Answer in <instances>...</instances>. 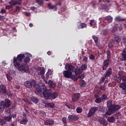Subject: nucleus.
Returning a JSON list of instances; mask_svg holds the SVG:
<instances>
[{
    "instance_id": "nucleus-59",
    "label": "nucleus",
    "mask_w": 126,
    "mask_h": 126,
    "mask_svg": "<svg viewBox=\"0 0 126 126\" xmlns=\"http://www.w3.org/2000/svg\"><path fill=\"white\" fill-rule=\"evenodd\" d=\"M117 30H118V28H117V27H114L113 28V29L112 30V32L113 33H114V32H116V31H117Z\"/></svg>"
},
{
    "instance_id": "nucleus-14",
    "label": "nucleus",
    "mask_w": 126,
    "mask_h": 126,
    "mask_svg": "<svg viewBox=\"0 0 126 126\" xmlns=\"http://www.w3.org/2000/svg\"><path fill=\"white\" fill-rule=\"evenodd\" d=\"M75 68V67L71 65V64L68 63L65 66V69H66V70L72 71V72L74 71Z\"/></svg>"
},
{
    "instance_id": "nucleus-23",
    "label": "nucleus",
    "mask_w": 126,
    "mask_h": 126,
    "mask_svg": "<svg viewBox=\"0 0 126 126\" xmlns=\"http://www.w3.org/2000/svg\"><path fill=\"white\" fill-rule=\"evenodd\" d=\"M31 101L34 103V104H38L39 103V98L36 97V96H32L30 98Z\"/></svg>"
},
{
    "instance_id": "nucleus-43",
    "label": "nucleus",
    "mask_w": 126,
    "mask_h": 126,
    "mask_svg": "<svg viewBox=\"0 0 126 126\" xmlns=\"http://www.w3.org/2000/svg\"><path fill=\"white\" fill-rule=\"evenodd\" d=\"M114 46H115V42H113V41L110 42L108 44L109 48H113Z\"/></svg>"
},
{
    "instance_id": "nucleus-18",
    "label": "nucleus",
    "mask_w": 126,
    "mask_h": 126,
    "mask_svg": "<svg viewBox=\"0 0 126 126\" xmlns=\"http://www.w3.org/2000/svg\"><path fill=\"white\" fill-rule=\"evenodd\" d=\"M112 73V67H110L108 69L107 71L105 72V74H104L105 77H106L108 78V77H110L111 76V75Z\"/></svg>"
},
{
    "instance_id": "nucleus-51",
    "label": "nucleus",
    "mask_w": 126,
    "mask_h": 126,
    "mask_svg": "<svg viewBox=\"0 0 126 126\" xmlns=\"http://www.w3.org/2000/svg\"><path fill=\"white\" fill-rule=\"evenodd\" d=\"M107 107L108 108L110 107V106H112L113 104H112V100H108L107 102Z\"/></svg>"
},
{
    "instance_id": "nucleus-55",
    "label": "nucleus",
    "mask_w": 126,
    "mask_h": 126,
    "mask_svg": "<svg viewBox=\"0 0 126 126\" xmlns=\"http://www.w3.org/2000/svg\"><path fill=\"white\" fill-rule=\"evenodd\" d=\"M96 91L98 94H102V90H100V88H97Z\"/></svg>"
},
{
    "instance_id": "nucleus-61",
    "label": "nucleus",
    "mask_w": 126,
    "mask_h": 126,
    "mask_svg": "<svg viewBox=\"0 0 126 126\" xmlns=\"http://www.w3.org/2000/svg\"><path fill=\"white\" fill-rule=\"evenodd\" d=\"M21 9V8H20V7L19 6H17L15 11H20V10Z\"/></svg>"
},
{
    "instance_id": "nucleus-50",
    "label": "nucleus",
    "mask_w": 126,
    "mask_h": 126,
    "mask_svg": "<svg viewBox=\"0 0 126 126\" xmlns=\"http://www.w3.org/2000/svg\"><path fill=\"white\" fill-rule=\"evenodd\" d=\"M99 89L102 91H106V87L105 86H100Z\"/></svg>"
},
{
    "instance_id": "nucleus-28",
    "label": "nucleus",
    "mask_w": 126,
    "mask_h": 126,
    "mask_svg": "<svg viewBox=\"0 0 126 126\" xmlns=\"http://www.w3.org/2000/svg\"><path fill=\"white\" fill-rule=\"evenodd\" d=\"M116 21H118L119 22H121V21H126V19H124L120 16H117L115 18Z\"/></svg>"
},
{
    "instance_id": "nucleus-63",
    "label": "nucleus",
    "mask_w": 126,
    "mask_h": 126,
    "mask_svg": "<svg viewBox=\"0 0 126 126\" xmlns=\"http://www.w3.org/2000/svg\"><path fill=\"white\" fill-rule=\"evenodd\" d=\"M83 61L84 62H87L88 61V58L86 56H84L83 58Z\"/></svg>"
},
{
    "instance_id": "nucleus-37",
    "label": "nucleus",
    "mask_w": 126,
    "mask_h": 126,
    "mask_svg": "<svg viewBox=\"0 0 126 126\" xmlns=\"http://www.w3.org/2000/svg\"><path fill=\"white\" fill-rule=\"evenodd\" d=\"M92 38L94 40V43H95V44H97V43H98V41L99 40V38H98V37L94 35L92 36Z\"/></svg>"
},
{
    "instance_id": "nucleus-64",
    "label": "nucleus",
    "mask_w": 126,
    "mask_h": 126,
    "mask_svg": "<svg viewBox=\"0 0 126 126\" xmlns=\"http://www.w3.org/2000/svg\"><path fill=\"white\" fill-rule=\"evenodd\" d=\"M78 78H80L81 79H83L84 78V74H82L78 76Z\"/></svg>"
},
{
    "instance_id": "nucleus-41",
    "label": "nucleus",
    "mask_w": 126,
    "mask_h": 126,
    "mask_svg": "<svg viewBox=\"0 0 126 126\" xmlns=\"http://www.w3.org/2000/svg\"><path fill=\"white\" fill-rule=\"evenodd\" d=\"M95 101L96 103H98L99 104L101 103V102H102L103 100L102 99L101 97H99V98H96Z\"/></svg>"
},
{
    "instance_id": "nucleus-10",
    "label": "nucleus",
    "mask_w": 126,
    "mask_h": 126,
    "mask_svg": "<svg viewBox=\"0 0 126 126\" xmlns=\"http://www.w3.org/2000/svg\"><path fill=\"white\" fill-rule=\"evenodd\" d=\"M25 55L27 56H26V57L25 56V58L23 59V62L25 64L27 65V63H30V61H31V60L30 59V57L31 58L32 57V55L30 54L29 53H26Z\"/></svg>"
},
{
    "instance_id": "nucleus-30",
    "label": "nucleus",
    "mask_w": 126,
    "mask_h": 126,
    "mask_svg": "<svg viewBox=\"0 0 126 126\" xmlns=\"http://www.w3.org/2000/svg\"><path fill=\"white\" fill-rule=\"evenodd\" d=\"M113 107H114V110H115V112H117V111H119L121 109V105H118V104H113Z\"/></svg>"
},
{
    "instance_id": "nucleus-2",
    "label": "nucleus",
    "mask_w": 126,
    "mask_h": 126,
    "mask_svg": "<svg viewBox=\"0 0 126 126\" xmlns=\"http://www.w3.org/2000/svg\"><path fill=\"white\" fill-rule=\"evenodd\" d=\"M107 59H106L103 63L102 70H107V68L110 65V59H111V51L110 50L106 51Z\"/></svg>"
},
{
    "instance_id": "nucleus-19",
    "label": "nucleus",
    "mask_w": 126,
    "mask_h": 126,
    "mask_svg": "<svg viewBox=\"0 0 126 126\" xmlns=\"http://www.w3.org/2000/svg\"><path fill=\"white\" fill-rule=\"evenodd\" d=\"M58 97V93L55 92L53 93H52V91L50 93V99L49 100H55L56 98Z\"/></svg>"
},
{
    "instance_id": "nucleus-9",
    "label": "nucleus",
    "mask_w": 126,
    "mask_h": 126,
    "mask_svg": "<svg viewBox=\"0 0 126 126\" xmlns=\"http://www.w3.org/2000/svg\"><path fill=\"white\" fill-rule=\"evenodd\" d=\"M52 90L51 89H46L43 93L44 97L46 100H50V96L51 95V92Z\"/></svg>"
},
{
    "instance_id": "nucleus-31",
    "label": "nucleus",
    "mask_w": 126,
    "mask_h": 126,
    "mask_svg": "<svg viewBox=\"0 0 126 126\" xmlns=\"http://www.w3.org/2000/svg\"><path fill=\"white\" fill-rule=\"evenodd\" d=\"M62 122L63 123V124L64 125L63 126H68L67 125V122H66V117H63L62 118Z\"/></svg>"
},
{
    "instance_id": "nucleus-3",
    "label": "nucleus",
    "mask_w": 126,
    "mask_h": 126,
    "mask_svg": "<svg viewBox=\"0 0 126 126\" xmlns=\"http://www.w3.org/2000/svg\"><path fill=\"white\" fill-rule=\"evenodd\" d=\"M11 106V101L9 99L6 98L4 101H1L0 104V110L1 112H3V110L5 108H9V106Z\"/></svg>"
},
{
    "instance_id": "nucleus-44",
    "label": "nucleus",
    "mask_w": 126,
    "mask_h": 126,
    "mask_svg": "<svg viewBox=\"0 0 126 126\" xmlns=\"http://www.w3.org/2000/svg\"><path fill=\"white\" fill-rule=\"evenodd\" d=\"M76 112L78 114H80L81 113H82V108L80 107H77L76 108Z\"/></svg>"
},
{
    "instance_id": "nucleus-34",
    "label": "nucleus",
    "mask_w": 126,
    "mask_h": 126,
    "mask_svg": "<svg viewBox=\"0 0 126 126\" xmlns=\"http://www.w3.org/2000/svg\"><path fill=\"white\" fill-rule=\"evenodd\" d=\"M114 79L117 83H121L122 81V78L121 77H116L114 78Z\"/></svg>"
},
{
    "instance_id": "nucleus-58",
    "label": "nucleus",
    "mask_w": 126,
    "mask_h": 126,
    "mask_svg": "<svg viewBox=\"0 0 126 126\" xmlns=\"http://www.w3.org/2000/svg\"><path fill=\"white\" fill-rule=\"evenodd\" d=\"M122 81L124 82V83H126V76L125 75L122 78Z\"/></svg>"
},
{
    "instance_id": "nucleus-4",
    "label": "nucleus",
    "mask_w": 126,
    "mask_h": 126,
    "mask_svg": "<svg viewBox=\"0 0 126 126\" xmlns=\"http://www.w3.org/2000/svg\"><path fill=\"white\" fill-rule=\"evenodd\" d=\"M63 75L65 78H71L73 79L74 81H77L78 78L75 75L72 74V72L67 70L63 71Z\"/></svg>"
},
{
    "instance_id": "nucleus-48",
    "label": "nucleus",
    "mask_w": 126,
    "mask_h": 126,
    "mask_svg": "<svg viewBox=\"0 0 126 126\" xmlns=\"http://www.w3.org/2000/svg\"><path fill=\"white\" fill-rule=\"evenodd\" d=\"M36 2L38 3V4H39V5H42V4L44 3L43 0H36Z\"/></svg>"
},
{
    "instance_id": "nucleus-20",
    "label": "nucleus",
    "mask_w": 126,
    "mask_h": 126,
    "mask_svg": "<svg viewBox=\"0 0 126 126\" xmlns=\"http://www.w3.org/2000/svg\"><path fill=\"white\" fill-rule=\"evenodd\" d=\"M48 6L49 7V9H52L53 11H57L58 10V7L56 5H53L51 3H49L48 4Z\"/></svg>"
},
{
    "instance_id": "nucleus-5",
    "label": "nucleus",
    "mask_w": 126,
    "mask_h": 126,
    "mask_svg": "<svg viewBox=\"0 0 126 126\" xmlns=\"http://www.w3.org/2000/svg\"><path fill=\"white\" fill-rule=\"evenodd\" d=\"M35 93H37V94H41L43 93L46 89L47 87L45 86V84H40L39 85L36 86L35 87Z\"/></svg>"
},
{
    "instance_id": "nucleus-12",
    "label": "nucleus",
    "mask_w": 126,
    "mask_h": 126,
    "mask_svg": "<svg viewBox=\"0 0 126 126\" xmlns=\"http://www.w3.org/2000/svg\"><path fill=\"white\" fill-rule=\"evenodd\" d=\"M115 112V107H114V105L112 104L108 107V111L106 112V115L111 116L112 114H114Z\"/></svg>"
},
{
    "instance_id": "nucleus-8",
    "label": "nucleus",
    "mask_w": 126,
    "mask_h": 126,
    "mask_svg": "<svg viewBox=\"0 0 126 126\" xmlns=\"http://www.w3.org/2000/svg\"><path fill=\"white\" fill-rule=\"evenodd\" d=\"M98 111V107H92L91 108L88 114V118H91L95 115V113Z\"/></svg>"
},
{
    "instance_id": "nucleus-46",
    "label": "nucleus",
    "mask_w": 126,
    "mask_h": 126,
    "mask_svg": "<svg viewBox=\"0 0 126 126\" xmlns=\"http://www.w3.org/2000/svg\"><path fill=\"white\" fill-rule=\"evenodd\" d=\"M101 98L102 100H108V96H107V95L105 94H102Z\"/></svg>"
},
{
    "instance_id": "nucleus-57",
    "label": "nucleus",
    "mask_w": 126,
    "mask_h": 126,
    "mask_svg": "<svg viewBox=\"0 0 126 126\" xmlns=\"http://www.w3.org/2000/svg\"><path fill=\"white\" fill-rule=\"evenodd\" d=\"M65 106H66V107H67L68 109H70V110H71L72 108L71 107L70 104L68 103H66L65 104Z\"/></svg>"
},
{
    "instance_id": "nucleus-38",
    "label": "nucleus",
    "mask_w": 126,
    "mask_h": 126,
    "mask_svg": "<svg viewBox=\"0 0 126 126\" xmlns=\"http://www.w3.org/2000/svg\"><path fill=\"white\" fill-rule=\"evenodd\" d=\"M122 59L121 61H126V53H122Z\"/></svg>"
},
{
    "instance_id": "nucleus-27",
    "label": "nucleus",
    "mask_w": 126,
    "mask_h": 126,
    "mask_svg": "<svg viewBox=\"0 0 126 126\" xmlns=\"http://www.w3.org/2000/svg\"><path fill=\"white\" fill-rule=\"evenodd\" d=\"M114 41L116 42V43H120L121 42V36L118 35H115L114 36Z\"/></svg>"
},
{
    "instance_id": "nucleus-17",
    "label": "nucleus",
    "mask_w": 126,
    "mask_h": 126,
    "mask_svg": "<svg viewBox=\"0 0 126 126\" xmlns=\"http://www.w3.org/2000/svg\"><path fill=\"white\" fill-rule=\"evenodd\" d=\"M54 120L52 119L46 120L44 122V125L45 126H52L54 125Z\"/></svg>"
},
{
    "instance_id": "nucleus-11",
    "label": "nucleus",
    "mask_w": 126,
    "mask_h": 126,
    "mask_svg": "<svg viewBox=\"0 0 126 126\" xmlns=\"http://www.w3.org/2000/svg\"><path fill=\"white\" fill-rule=\"evenodd\" d=\"M81 95L79 93H75L72 96V101L73 103H75L78 101L81 97Z\"/></svg>"
},
{
    "instance_id": "nucleus-1",
    "label": "nucleus",
    "mask_w": 126,
    "mask_h": 126,
    "mask_svg": "<svg viewBox=\"0 0 126 126\" xmlns=\"http://www.w3.org/2000/svg\"><path fill=\"white\" fill-rule=\"evenodd\" d=\"M25 58V55L24 54H19L17 58L14 57L13 59V63L14 64V66L20 70V71H24V72H26L27 73L28 71H29V65L25 64L24 63H22L20 64V63H21L22 61Z\"/></svg>"
},
{
    "instance_id": "nucleus-36",
    "label": "nucleus",
    "mask_w": 126,
    "mask_h": 126,
    "mask_svg": "<svg viewBox=\"0 0 126 126\" xmlns=\"http://www.w3.org/2000/svg\"><path fill=\"white\" fill-rule=\"evenodd\" d=\"M87 83L85 81L82 80L81 81V84H80V86L81 87H85V86H86L87 85Z\"/></svg>"
},
{
    "instance_id": "nucleus-26",
    "label": "nucleus",
    "mask_w": 126,
    "mask_h": 126,
    "mask_svg": "<svg viewBox=\"0 0 126 126\" xmlns=\"http://www.w3.org/2000/svg\"><path fill=\"white\" fill-rule=\"evenodd\" d=\"M119 87L122 88L123 90L126 91V83H121L119 85Z\"/></svg>"
},
{
    "instance_id": "nucleus-21",
    "label": "nucleus",
    "mask_w": 126,
    "mask_h": 126,
    "mask_svg": "<svg viewBox=\"0 0 126 126\" xmlns=\"http://www.w3.org/2000/svg\"><path fill=\"white\" fill-rule=\"evenodd\" d=\"M99 124L100 125H102V126H107L108 125V122L106 121V119L103 118H100L98 120Z\"/></svg>"
},
{
    "instance_id": "nucleus-54",
    "label": "nucleus",
    "mask_w": 126,
    "mask_h": 126,
    "mask_svg": "<svg viewBox=\"0 0 126 126\" xmlns=\"http://www.w3.org/2000/svg\"><path fill=\"white\" fill-rule=\"evenodd\" d=\"M52 70L49 69L46 74L48 75V76H50V75H52Z\"/></svg>"
},
{
    "instance_id": "nucleus-15",
    "label": "nucleus",
    "mask_w": 126,
    "mask_h": 126,
    "mask_svg": "<svg viewBox=\"0 0 126 126\" xmlns=\"http://www.w3.org/2000/svg\"><path fill=\"white\" fill-rule=\"evenodd\" d=\"M73 72H74L75 75L76 77L77 75H80V74H81V73H82V72H82V70L80 68V67H77L76 68L75 67Z\"/></svg>"
},
{
    "instance_id": "nucleus-60",
    "label": "nucleus",
    "mask_w": 126,
    "mask_h": 126,
    "mask_svg": "<svg viewBox=\"0 0 126 126\" xmlns=\"http://www.w3.org/2000/svg\"><path fill=\"white\" fill-rule=\"evenodd\" d=\"M107 34H108V30H104L103 31V35L104 36H106V35H107Z\"/></svg>"
},
{
    "instance_id": "nucleus-6",
    "label": "nucleus",
    "mask_w": 126,
    "mask_h": 126,
    "mask_svg": "<svg viewBox=\"0 0 126 126\" xmlns=\"http://www.w3.org/2000/svg\"><path fill=\"white\" fill-rule=\"evenodd\" d=\"M21 3H22V0H11V1L9 2L10 5L6 6L5 8L6 9H9L11 8V6H14V5H16V4L21 5Z\"/></svg>"
},
{
    "instance_id": "nucleus-24",
    "label": "nucleus",
    "mask_w": 126,
    "mask_h": 126,
    "mask_svg": "<svg viewBox=\"0 0 126 126\" xmlns=\"http://www.w3.org/2000/svg\"><path fill=\"white\" fill-rule=\"evenodd\" d=\"M48 84L49 85L50 88H55L56 87V84L55 82H53L52 80L48 81Z\"/></svg>"
},
{
    "instance_id": "nucleus-35",
    "label": "nucleus",
    "mask_w": 126,
    "mask_h": 126,
    "mask_svg": "<svg viewBox=\"0 0 126 126\" xmlns=\"http://www.w3.org/2000/svg\"><path fill=\"white\" fill-rule=\"evenodd\" d=\"M28 123V120H27V118L23 119L22 120L20 121L21 125H26Z\"/></svg>"
},
{
    "instance_id": "nucleus-42",
    "label": "nucleus",
    "mask_w": 126,
    "mask_h": 126,
    "mask_svg": "<svg viewBox=\"0 0 126 126\" xmlns=\"http://www.w3.org/2000/svg\"><path fill=\"white\" fill-rule=\"evenodd\" d=\"M99 112H102V113H104L105 112V107L104 106H100L99 107Z\"/></svg>"
},
{
    "instance_id": "nucleus-39",
    "label": "nucleus",
    "mask_w": 126,
    "mask_h": 126,
    "mask_svg": "<svg viewBox=\"0 0 126 126\" xmlns=\"http://www.w3.org/2000/svg\"><path fill=\"white\" fill-rule=\"evenodd\" d=\"M12 118H11V116H6V117H5L4 118V120L5 121H7V122H10V121H11L12 120Z\"/></svg>"
},
{
    "instance_id": "nucleus-45",
    "label": "nucleus",
    "mask_w": 126,
    "mask_h": 126,
    "mask_svg": "<svg viewBox=\"0 0 126 126\" xmlns=\"http://www.w3.org/2000/svg\"><path fill=\"white\" fill-rule=\"evenodd\" d=\"M107 79L106 77H105L104 76H103V77H102L101 79V80H100L99 82V84H102L103 82H104V81H105V79Z\"/></svg>"
},
{
    "instance_id": "nucleus-25",
    "label": "nucleus",
    "mask_w": 126,
    "mask_h": 126,
    "mask_svg": "<svg viewBox=\"0 0 126 126\" xmlns=\"http://www.w3.org/2000/svg\"><path fill=\"white\" fill-rule=\"evenodd\" d=\"M105 20H107L108 23H111L113 21V17L111 16H107L105 17Z\"/></svg>"
},
{
    "instance_id": "nucleus-40",
    "label": "nucleus",
    "mask_w": 126,
    "mask_h": 126,
    "mask_svg": "<svg viewBox=\"0 0 126 126\" xmlns=\"http://www.w3.org/2000/svg\"><path fill=\"white\" fill-rule=\"evenodd\" d=\"M90 25L91 26H94V25H96V22L94 20H91L90 22Z\"/></svg>"
},
{
    "instance_id": "nucleus-33",
    "label": "nucleus",
    "mask_w": 126,
    "mask_h": 126,
    "mask_svg": "<svg viewBox=\"0 0 126 126\" xmlns=\"http://www.w3.org/2000/svg\"><path fill=\"white\" fill-rule=\"evenodd\" d=\"M46 107L48 108H54L55 107V103H49L45 104Z\"/></svg>"
},
{
    "instance_id": "nucleus-52",
    "label": "nucleus",
    "mask_w": 126,
    "mask_h": 126,
    "mask_svg": "<svg viewBox=\"0 0 126 126\" xmlns=\"http://www.w3.org/2000/svg\"><path fill=\"white\" fill-rule=\"evenodd\" d=\"M23 101L27 102V103H28V104H32V102L27 98H24Z\"/></svg>"
},
{
    "instance_id": "nucleus-32",
    "label": "nucleus",
    "mask_w": 126,
    "mask_h": 126,
    "mask_svg": "<svg viewBox=\"0 0 126 126\" xmlns=\"http://www.w3.org/2000/svg\"><path fill=\"white\" fill-rule=\"evenodd\" d=\"M107 121L109 123H114V122H115V117L114 116L109 117L107 119Z\"/></svg>"
},
{
    "instance_id": "nucleus-56",
    "label": "nucleus",
    "mask_w": 126,
    "mask_h": 126,
    "mask_svg": "<svg viewBox=\"0 0 126 126\" xmlns=\"http://www.w3.org/2000/svg\"><path fill=\"white\" fill-rule=\"evenodd\" d=\"M0 13H1L2 14H3V13H6V11L5 9H1L0 11Z\"/></svg>"
},
{
    "instance_id": "nucleus-22",
    "label": "nucleus",
    "mask_w": 126,
    "mask_h": 126,
    "mask_svg": "<svg viewBox=\"0 0 126 126\" xmlns=\"http://www.w3.org/2000/svg\"><path fill=\"white\" fill-rule=\"evenodd\" d=\"M78 29H83V28H87V24L85 23H80V25L77 26Z\"/></svg>"
},
{
    "instance_id": "nucleus-62",
    "label": "nucleus",
    "mask_w": 126,
    "mask_h": 126,
    "mask_svg": "<svg viewBox=\"0 0 126 126\" xmlns=\"http://www.w3.org/2000/svg\"><path fill=\"white\" fill-rule=\"evenodd\" d=\"M123 40V43L124 44V45L125 46V47H126V38L124 37Z\"/></svg>"
},
{
    "instance_id": "nucleus-29",
    "label": "nucleus",
    "mask_w": 126,
    "mask_h": 126,
    "mask_svg": "<svg viewBox=\"0 0 126 126\" xmlns=\"http://www.w3.org/2000/svg\"><path fill=\"white\" fill-rule=\"evenodd\" d=\"M80 68L82 70V71L83 72V70H86L87 69V64H82V65L80 67Z\"/></svg>"
},
{
    "instance_id": "nucleus-47",
    "label": "nucleus",
    "mask_w": 126,
    "mask_h": 126,
    "mask_svg": "<svg viewBox=\"0 0 126 126\" xmlns=\"http://www.w3.org/2000/svg\"><path fill=\"white\" fill-rule=\"evenodd\" d=\"M39 73L41 75H44V74H45V68H42L40 70Z\"/></svg>"
},
{
    "instance_id": "nucleus-53",
    "label": "nucleus",
    "mask_w": 126,
    "mask_h": 126,
    "mask_svg": "<svg viewBox=\"0 0 126 126\" xmlns=\"http://www.w3.org/2000/svg\"><path fill=\"white\" fill-rule=\"evenodd\" d=\"M90 60H92V61H94L95 60V56L93 54H91L90 56Z\"/></svg>"
},
{
    "instance_id": "nucleus-7",
    "label": "nucleus",
    "mask_w": 126,
    "mask_h": 126,
    "mask_svg": "<svg viewBox=\"0 0 126 126\" xmlns=\"http://www.w3.org/2000/svg\"><path fill=\"white\" fill-rule=\"evenodd\" d=\"M24 85L26 88H32L33 86L36 85V83L34 81H26L24 82Z\"/></svg>"
},
{
    "instance_id": "nucleus-13",
    "label": "nucleus",
    "mask_w": 126,
    "mask_h": 126,
    "mask_svg": "<svg viewBox=\"0 0 126 126\" xmlns=\"http://www.w3.org/2000/svg\"><path fill=\"white\" fill-rule=\"evenodd\" d=\"M7 93V90H6V87L3 85H0V95H4Z\"/></svg>"
},
{
    "instance_id": "nucleus-49",
    "label": "nucleus",
    "mask_w": 126,
    "mask_h": 126,
    "mask_svg": "<svg viewBox=\"0 0 126 126\" xmlns=\"http://www.w3.org/2000/svg\"><path fill=\"white\" fill-rule=\"evenodd\" d=\"M6 78L7 80H8L9 81H10V80H12V77L11 76H10V75L9 74H7L6 75Z\"/></svg>"
},
{
    "instance_id": "nucleus-16",
    "label": "nucleus",
    "mask_w": 126,
    "mask_h": 126,
    "mask_svg": "<svg viewBox=\"0 0 126 126\" xmlns=\"http://www.w3.org/2000/svg\"><path fill=\"white\" fill-rule=\"evenodd\" d=\"M68 119L69 121H78L79 118L78 116L75 115H69L68 116Z\"/></svg>"
}]
</instances>
